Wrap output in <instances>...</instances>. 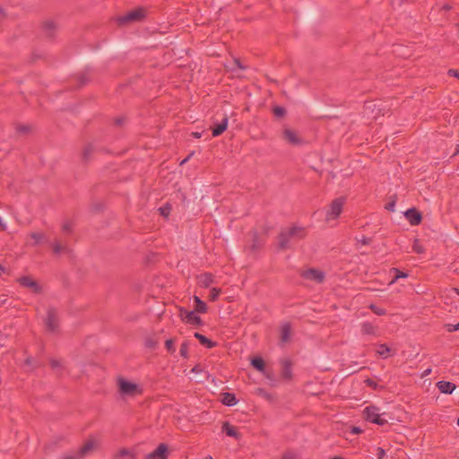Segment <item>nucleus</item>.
Masks as SVG:
<instances>
[{
  "label": "nucleus",
  "mask_w": 459,
  "mask_h": 459,
  "mask_svg": "<svg viewBox=\"0 0 459 459\" xmlns=\"http://www.w3.org/2000/svg\"><path fill=\"white\" fill-rule=\"evenodd\" d=\"M194 336L200 342L202 345L205 346L206 348L212 349L216 346L215 342H212V340L199 333H195Z\"/></svg>",
  "instance_id": "obj_22"
},
{
  "label": "nucleus",
  "mask_w": 459,
  "mask_h": 459,
  "mask_svg": "<svg viewBox=\"0 0 459 459\" xmlns=\"http://www.w3.org/2000/svg\"><path fill=\"white\" fill-rule=\"evenodd\" d=\"M458 152H459V145H457L456 148H455V155L457 154Z\"/></svg>",
  "instance_id": "obj_58"
},
{
  "label": "nucleus",
  "mask_w": 459,
  "mask_h": 459,
  "mask_svg": "<svg viewBox=\"0 0 459 459\" xmlns=\"http://www.w3.org/2000/svg\"><path fill=\"white\" fill-rule=\"evenodd\" d=\"M16 130L19 133L25 134V133H28L30 131V126H29L21 125V126H18L16 127Z\"/></svg>",
  "instance_id": "obj_44"
},
{
  "label": "nucleus",
  "mask_w": 459,
  "mask_h": 459,
  "mask_svg": "<svg viewBox=\"0 0 459 459\" xmlns=\"http://www.w3.org/2000/svg\"><path fill=\"white\" fill-rule=\"evenodd\" d=\"M57 25L53 21H45L42 23V30L48 39H54L57 32Z\"/></svg>",
  "instance_id": "obj_14"
},
{
  "label": "nucleus",
  "mask_w": 459,
  "mask_h": 459,
  "mask_svg": "<svg viewBox=\"0 0 459 459\" xmlns=\"http://www.w3.org/2000/svg\"><path fill=\"white\" fill-rule=\"evenodd\" d=\"M205 459H213L211 455L206 456Z\"/></svg>",
  "instance_id": "obj_64"
},
{
  "label": "nucleus",
  "mask_w": 459,
  "mask_h": 459,
  "mask_svg": "<svg viewBox=\"0 0 459 459\" xmlns=\"http://www.w3.org/2000/svg\"><path fill=\"white\" fill-rule=\"evenodd\" d=\"M364 382L368 386L373 388L374 390H377L378 387V385L371 378H367Z\"/></svg>",
  "instance_id": "obj_40"
},
{
  "label": "nucleus",
  "mask_w": 459,
  "mask_h": 459,
  "mask_svg": "<svg viewBox=\"0 0 459 459\" xmlns=\"http://www.w3.org/2000/svg\"><path fill=\"white\" fill-rule=\"evenodd\" d=\"M369 308L371 309V311H372L374 314H376V315H377V316H384V315H385V313H386V312H385V310L384 308L379 307H377V306H376V305H374V304H371V305L369 306Z\"/></svg>",
  "instance_id": "obj_34"
},
{
  "label": "nucleus",
  "mask_w": 459,
  "mask_h": 459,
  "mask_svg": "<svg viewBox=\"0 0 459 459\" xmlns=\"http://www.w3.org/2000/svg\"><path fill=\"white\" fill-rule=\"evenodd\" d=\"M331 459H343L342 457H340V456H335V457H333Z\"/></svg>",
  "instance_id": "obj_62"
},
{
  "label": "nucleus",
  "mask_w": 459,
  "mask_h": 459,
  "mask_svg": "<svg viewBox=\"0 0 459 459\" xmlns=\"http://www.w3.org/2000/svg\"><path fill=\"white\" fill-rule=\"evenodd\" d=\"M445 327L447 330V332L453 333L455 331L459 330V323L455 324V325L447 324V325H445Z\"/></svg>",
  "instance_id": "obj_39"
},
{
  "label": "nucleus",
  "mask_w": 459,
  "mask_h": 459,
  "mask_svg": "<svg viewBox=\"0 0 459 459\" xmlns=\"http://www.w3.org/2000/svg\"><path fill=\"white\" fill-rule=\"evenodd\" d=\"M25 365L27 366H30L32 364V358L31 357H28L25 361H24Z\"/></svg>",
  "instance_id": "obj_51"
},
{
  "label": "nucleus",
  "mask_w": 459,
  "mask_h": 459,
  "mask_svg": "<svg viewBox=\"0 0 459 459\" xmlns=\"http://www.w3.org/2000/svg\"><path fill=\"white\" fill-rule=\"evenodd\" d=\"M395 199L392 200L391 202L387 203L385 206V208L387 210V211H390V212H394V207H395Z\"/></svg>",
  "instance_id": "obj_42"
},
{
  "label": "nucleus",
  "mask_w": 459,
  "mask_h": 459,
  "mask_svg": "<svg viewBox=\"0 0 459 459\" xmlns=\"http://www.w3.org/2000/svg\"><path fill=\"white\" fill-rule=\"evenodd\" d=\"M251 365L260 372H264L265 369L264 360L261 357H255L252 359Z\"/></svg>",
  "instance_id": "obj_26"
},
{
  "label": "nucleus",
  "mask_w": 459,
  "mask_h": 459,
  "mask_svg": "<svg viewBox=\"0 0 459 459\" xmlns=\"http://www.w3.org/2000/svg\"><path fill=\"white\" fill-rule=\"evenodd\" d=\"M171 210H172V206L169 203H167L166 204H164L163 206L159 208L160 215H162L165 218L169 217Z\"/></svg>",
  "instance_id": "obj_28"
},
{
  "label": "nucleus",
  "mask_w": 459,
  "mask_h": 459,
  "mask_svg": "<svg viewBox=\"0 0 459 459\" xmlns=\"http://www.w3.org/2000/svg\"><path fill=\"white\" fill-rule=\"evenodd\" d=\"M281 459H296V456L292 453H286L282 455Z\"/></svg>",
  "instance_id": "obj_48"
},
{
  "label": "nucleus",
  "mask_w": 459,
  "mask_h": 459,
  "mask_svg": "<svg viewBox=\"0 0 459 459\" xmlns=\"http://www.w3.org/2000/svg\"><path fill=\"white\" fill-rule=\"evenodd\" d=\"M195 301V310L197 313H206L207 312V305L198 296H194Z\"/></svg>",
  "instance_id": "obj_25"
},
{
  "label": "nucleus",
  "mask_w": 459,
  "mask_h": 459,
  "mask_svg": "<svg viewBox=\"0 0 459 459\" xmlns=\"http://www.w3.org/2000/svg\"><path fill=\"white\" fill-rule=\"evenodd\" d=\"M273 112L274 116L278 117H282L286 114V109L283 107L276 106L273 108Z\"/></svg>",
  "instance_id": "obj_33"
},
{
  "label": "nucleus",
  "mask_w": 459,
  "mask_h": 459,
  "mask_svg": "<svg viewBox=\"0 0 459 459\" xmlns=\"http://www.w3.org/2000/svg\"><path fill=\"white\" fill-rule=\"evenodd\" d=\"M81 456H78V452L74 455H65L63 459H81Z\"/></svg>",
  "instance_id": "obj_47"
},
{
  "label": "nucleus",
  "mask_w": 459,
  "mask_h": 459,
  "mask_svg": "<svg viewBox=\"0 0 459 459\" xmlns=\"http://www.w3.org/2000/svg\"><path fill=\"white\" fill-rule=\"evenodd\" d=\"M0 271L4 272V271H5V268H4V266L0 265Z\"/></svg>",
  "instance_id": "obj_61"
},
{
  "label": "nucleus",
  "mask_w": 459,
  "mask_h": 459,
  "mask_svg": "<svg viewBox=\"0 0 459 459\" xmlns=\"http://www.w3.org/2000/svg\"><path fill=\"white\" fill-rule=\"evenodd\" d=\"M50 365L53 368L61 367L60 361L57 359H50Z\"/></svg>",
  "instance_id": "obj_45"
},
{
  "label": "nucleus",
  "mask_w": 459,
  "mask_h": 459,
  "mask_svg": "<svg viewBox=\"0 0 459 459\" xmlns=\"http://www.w3.org/2000/svg\"><path fill=\"white\" fill-rule=\"evenodd\" d=\"M62 230L64 232H67V233H70L73 230V225L71 222L69 221H66L63 224L62 226Z\"/></svg>",
  "instance_id": "obj_41"
},
{
  "label": "nucleus",
  "mask_w": 459,
  "mask_h": 459,
  "mask_svg": "<svg viewBox=\"0 0 459 459\" xmlns=\"http://www.w3.org/2000/svg\"><path fill=\"white\" fill-rule=\"evenodd\" d=\"M195 311H188L187 309L181 307L179 310V316L184 321L189 325H202L203 320L200 316L195 315Z\"/></svg>",
  "instance_id": "obj_7"
},
{
  "label": "nucleus",
  "mask_w": 459,
  "mask_h": 459,
  "mask_svg": "<svg viewBox=\"0 0 459 459\" xmlns=\"http://www.w3.org/2000/svg\"><path fill=\"white\" fill-rule=\"evenodd\" d=\"M291 334V325L290 323H284L281 326V343H286L290 341Z\"/></svg>",
  "instance_id": "obj_19"
},
{
  "label": "nucleus",
  "mask_w": 459,
  "mask_h": 459,
  "mask_svg": "<svg viewBox=\"0 0 459 459\" xmlns=\"http://www.w3.org/2000/svg\"><path fill=\"white\" fill-rule=\"evenodd\" d=\"M145 17V10L142 7L136 8L125 15L119 16L117 20L119 25H125L133 22H139Z\"/></svg>",
  "instance_id": "obj_3"
},
{
  "label": "nucleus",
  "mask_w": 459,
  "mask_h": 459,
  "mask_svg": "<svg viewBox=\"0 0 459 459\" xmlns=\"http://www.w3.org/2000/svg\"><path fill=\"white\" fill-rule=\"evenodd\" d=\"M282 138L291 145H299L302 143V139L299 137L297 133L291 129L285 128L282 132Z\"/></svg>",
  "instance_id": "obj_12"
},
{
  "label": "nucleus",
  "mask_w": 459,
  "mask_h": 459,
  "mask_svg": "<svg viewBox=\"0 0 459 459\" xmlns=\"http://www.w3.org/2000/svg\"><path fill=\"white\" fill-rule=\"evenodd\" d=\"M18 282L21 286L30 289L33 293L39 294L42 290L38 281L30 276H22L19 278Z\"/></svg>",
  "instance_id": "obj_9"
},
{
  "label": "nucleus",
  "mask_w": 459,
  "mask_h": 459,
  "mask_svg": "<svg viewBox=\"0 0 459 459\" xmlns=\"http://www.w3.org/2000/svg\"><path fill=\"white\" fill-rule=\"evenodd\" d=\"M389 352H390V349L386 344H385V343L379 344L378 350H377L378 355H380L384 358H387Z\"/></svg>",
  "instance_id": "obj_30"
},
{
  "label": "nucleus",
  "mask_w": 459,
  "mask_h": 459,
  "mask_svg": "<svg viewBox=\"0 0 459 459\" xmlns=\"http://www.w3.org/2000/svg\"><path fill=\"white\" fill-rule=\"evenodd\" d=\"M95 447V441L92 439H90L85 442V444L79 449L78 456H81L83 458L87 455H89Z\"/></svg>",
  "instance_id": "obj_20"
},
{
  "label": "nucleus",
  "mask_w": 459,
  "mask_h": 459,
  "mask_svg": "<svg viewBox=\"0 0 459 459\" xmlns=\"http://www.w3.org/2000/svg\"><path fill=\"white\" fill-rule=\"evenodd\" d=\"M155 345H156V343L153 341H152V340H148L146 342V346H148L149 348H154Z\"/></svg>",
  "instance_id": "obj_50"
},
{
  "label": "nucleus",
  "mask_w": 459,
  "mask_h": 459,
  "mask_svg": "<svg viewBox=\"0 0 459 459\" xmlns=\"http://www.w3.org/2000/svg\"><path fill=\"white\" fill-rule=\"evenodd\" d=\"M126 455H131L133 458H134V455H133V453L126 448L120 449L117 455V456H118V457H124Z\"/></svg>",
  "instance_id": "obj_38"
},
{
  "label": "nucleus",
  "mask_w": 459,
  "mask_h": 459,
  "mask_svg": "<svg viewBox=\"0 0 459 459\" xmlns=\"http://www.w3.org/2000/svg\"><path fill=\"white\" fill-rule=\"evenodd\" d=\"M30 236L35 240V244H39L44 238V235L39 232H31Z\"/></svg>",
  "instance_id": "obj_36"
},
{
  "label": "nucleus",
  "mask_w": 459,
  "mask_h": 459,
  "mask_svg": "<svg viewBox=\"0 0 459 459\" xmlns=\"http://www.w3.org/2000/svg\"><path fill=\"white\" fill-rule=\"evenodd\" d=\"M192 135L195 137V138H201L202 136V133H199V132H193L192 133Z\"/></svg>",
  "instance_id": "obj_55"
},
{
  "label": "nucleus",
  "mask_w": 459,
  "mask_h": 459,
  "mask_svg": "<svg viewBox=\"0 0 459 459\" xmlns=\"http://www.w3.org/2000/svg\"><path fill=\"white\" fill-rule=\"evenodd\" d=\"M429 372H430V369H427V370L424 372L423 376H427Z\"/></svg>",
  "instance_id": "obj_60"
},
{
  "label": "nucleus",
  "mask_w": 459,
  "mask_h": 459,
  "mask_svg": "<svg viewBox=\"0 0 459 459\" xmlns=\"http://www.w3.org/2000/svg\"><path fill=\"white\" fill-rule=\"evenodd\" d=\"M345 203L344 197H339L334 200L330 204V209L327 212L326 219L332 220L336 219L342 212V208Z\"/></svg>",
  "instance_id": "obj_5"
},
{
  "label": "nucleus",
  "mask_w": 459,
  "mask_h": 459,
  "mask_svg": "<svg viewBox=\"0 0 459 459\" xmlns=\"http://www.w3.org/2000/svg\"><path fill=\"white\" fill-rule=\"evenodd\" d=\"M412 250L416 254H423L425 252L424 247L420 244L418 238H415L412 245Z\"/></svg>",
  "instance_id": "obj_29"
},
{
  "label": "nucleus",
  "mask_w": 459,
  "mask_h": 459,
  "mask_svg": "<svg viewBox=\"0 0 459 459\" xmlns=\"http://www.w3.org/2000/svg\"><path fill=\"white\" fill-rule=\"evenodd\" d=\"M52 250L55 255H59L61 252H65L67 247L60 244L59 241L55 240L52 244Z\"/></svg>",
  "instance_id": "obj_27"
},
{
  "label": "nucleus",
  "mask_w": 459,
  "mask_h": 459,
  "mask_svg": "<svg viewBox=\"0 0 459 459\" xmlns=\"http://www.w3.org/2000/svg\"><path fill=\"white\" fill-rule=\"evenodd\" d=\"M360 432H361V430L359 427H353L351 429V433H354V434H359Z\"/></svg>",
  "instance_id": "obj_52"
},
{
  "label": "nucleus",
  "mask_w": 459,
  "mask_h": 459,
  "mask_svg": "<svg viewBox=\"0 0 459 459\" xmlns=\"http://www.w3.org/2000/svg\"><path fill=\"white\" fill-rule=\"evenodd\" d=\"M222 432H224L229 437H235L236 439H239L241 437L237 429L228 421L222 424Z\"/></svg>",
  "instance_id": "obj_18"
},
{
  "label": "nucleus",
  "mask_w": 459,
  "mask_h": 459,
  "mask_svg": "<svg viewBox=\"0 0 459 459\" xmlns=\"http://www.w3.org/2000/svg\"><path fill=\"white\" fill-rule=\"evenodd\" d=\"M228 127V116L225 115L221 123L212 127V136L217 137L226 131Z\"/></svg>",
  "instance_id": "obj_15"
},
{
  "label": "nucleus",
  "mask_w": 459,
  "mask_h": 459,
  "mask_svg": "<svg viewBox=\"0 0 459 459\" xmlns=\"http://www.w3.org/2000/svg\"><path fill=\"white\" fill-rule=\"evenodd\" d=\"M235 64L239 69H245V67L241 65L240 61L238 59H235Z\"/></svg>",
  "instance_id": "obj_53"
},
{
  "label": "nucleus",
  "mask_w": 459,
  "mask_h": 459,
  "mask_svg": "<svg viewBox=\"0 0 459 459\" xmlns=\"http://www.w3.org/2000/svg\"><path fill=\"white\" fill-rule=\"evenodd\" d=\"M187 160H188V158L186 157V159H184V160L181 161V164L186 163Z\"/></svg>",
  "instance_id": "obj_59"
},
{
  "label": "nucleus",
  "mask_w": 459,
  "mask_h": 459,
  "mask_svg": "<svg viewBox=\"0 0 459 459\" xmlns=\"http://www.w3.org/2000/svg\"><path fill=\"white\" fill-rule=\"evenodd\" d=\"M281 377L287 381L292 379V362L290 359H281Z\"/></svg>",
  "instance_id": "obj_11"
},
{
  "label": "nucleus",
  "mask_w": 459,
  "mask_h": 459,
  "mask_svg": "<svg viewBox=\"0 0 459 459\" xmlns=\"http://www.w3.org/2000/svg\"><path fill=\"white\" fill-rule=\"evenodd\" d=\"M117 385L119 393L122 395L134 397L143 394V388L140 385L131 383L123 377L117 378Z\"/></svg>",
  "instance_id": "obj_2"
},
{
  "label": "nucleus",
  "mask_w": 459,
  "mask_h": 459,
  "mask_svg": "<svg viewBox=\"0 0 459 459\" xmlns=\"http://www.w3.org/2000/svg\"><path fill=\"white\" fill-rule=\"evenodd\" d=\"M46 326L48 331L55 332L58 328L57 311L54 307H49L47 311Z\"/></svg>",
  "instance_id": "obj_8"
},
{
  "label": "nucleus",
  "mask_w": 459,
  "mask_h": 459,
  "mask_svg": "<svg viewBox=\"0 0 459 459\" xmlns=\"http://www.w3.org/2000/svg\"><path fill=\"white\" fill-rule=\"evenodd\" d=\"M443 8H444V9H446V10L450 9V7H449L448 5H444V7H443Z\"/></svg>",
  "instance_id": "obj_63"
},
{
  "label": "nucleus",
  "mask_w": 459,
  "mask_h": 459,
  "mask_svg": "<svg viewBox=\"0 0 459 459\" xmlns=\"http://www.w3.org/2000/svg\"><path fill=\"white\" fill-rule=\"evenodd\" d=\"M452 290H453L454 292H455V293L459 296V289H457V288H453V289H452Z\"/></svg>",
  "instance_id": "obj_57"
},
{
  "label": "nucleus",
  "mask_w": 459,
  "mask_h": 459,
  "mask_svg": "<svg viewBox=\"0 0 459 459\" xmlns=\"http://www.w3.org/2000/svg\"><path fill=\"white\" fill-rule=\"evenodd\" d=\"M123 121H124V119H123L122 117H120V118H117V119H116V124H117V125H122Z\"/></svg>",
  "instance_id": "obj_56"
},
{
  "label": "nucleus",
  "mask_w": 459,
  "mask_h": 459,
  "mask_svg": "<svg viewBox=\"0 0 459 459\" xmlns=\"http://www.w3.org/2000/svg\"><path fill=\"white\" fill-rule=\"evenodd\" d=\"M359 241L361 242L362 245H369L372 239L370 238L363 236Z\"/></svg>",
  "instance_id": "obj_46"
},
{
  "label": "nucleus",
  "mask_w": 459,
  "mask_h": 459,
  "mask_svg": "<svg viewBox=\"0 0 459 459\" xmlns=\"http://www.w3.org/2000/svg\"><path fill=\"white\" fill-rule=\"evenodd\" d=\"M221 403L224 404V405H227V406H233L235 404H237V398L235 396L234 394H231V393H222L221 394Z\"/></svg>",
  "instance_id": "obj_23"
},
{
  "label": "nucleus",
  "mask_w": 459,
  "mask_h": 459,
  "mask_svg": "<svg viewBox=\"0 0 459 459\" xmlns=\"http://www.w3.org/2000/svg\"><path fill=\"white\" fill-rule=\"evenodd\" d=\"M376 455L377 459H384L385 456V451L382 447H377Z\"/></svg>",
  "instance_id": "obj_43"
},
{
  "label": "nucleus",
  "mask_w": 459,
  "mask_h": 459,
  "mask_svg": "<svg viewBox=\"0 0 459 459\" xmlns=\"http://www.w3.org/2000/svg\"><path fill=\"white\" fill-rule=\"evenodd\" d=\"M307 235V229L302 226L293 225L291 227L282 229L277 237L278 249L281 251L290 249L294 244L304 239Z\"/></svg>",
  "instance_id": "obj_1"
},
{
  "label": "nucleus",
  "mask_w": 459,
  "mask_h": 459,
  "mask_svg": "<svg viewBox=\"0 0 459 459\" xmlns=\"http://www.w3.org/2000/svg\"><path fill=\"white\" fill-rule=\"evenodd\" d=\"M377 327L369 322L361 324V333L365 335H377Z\"/></svg>",
  "instance_id": "obj_24"
},
{
  "label": "nucleus",
  "mask_w": 459,
  "mask_h": 459,
  "mask_svg": "<svg viewBox=\"0 0 459 459\" xmlns=\"http://www.w3.org/2000/svg\"><path fill=\"white\" fill-rule=\"evenodd\" d=\"M169 455L168 446L160 444L157 448L145 455V459H167Z\"/></svg>",
  "instance_id": "obj_10"
},
{
  "label": "nucleus",
  "mask_w": 459,
  "mask_h": 459,
  "mask_svg": "<svg viewBox=\"0 0 459 459\" xmlns=\"http://www.w3.org/2000/svg\"><path fill=\"white\" fill-rule=\"evenodd\" d=\"M202 369L200 368V366H195L193 368H192V372H195V373H199Z\"/></svg>",
  "instance_id": "obj_54"
},
{
  "label": "nucleus",
  "mask_w": 459,
  "mask_h": 459,
  "mask_svg": "<svg viewBox=\"0 0 459 459\" xmlns=\"http://www.w3.org/2000/svg\"><path fill=\"white\" fill-rule=\"evenodd\" d=\"M300 276L306 280L322 283L325 281V273L316 268H310L301 272Z\"/></svg>",
  "instance_id": "obj_6"
},
{
  "label": "nucleus",
  "mask_w": 459,
  "mask_h": 459,
  "mask_svg": "<svg viewBox=\"0 0 459 459\" xmlns=\"http://www.w3.org/2000/svg\"><path fill=\"white\" fill-rule=\"evenodd\" d=\"M213 281V275L210 273H203L198 277V283L203 288H208Z\"/></svg>",
  "instance_id": "obj_21"
},
{
  "label": "nucleus",
  "mask_w": 459,
  "mask_h": 459,
  "mask_svg": "<svg viewBox=\"0 0 459 459\" xmlns=\"http://www.w3.org/2000/svg\"><path fill=\"white\" fill-rule=\"evenodd\" d=\"M404 215L412 226L419 225L422 221V215L416 208L408 209Z\"/></svg>",
  "instance_id": "obj_13"
},
{
  "label": "nucleus",
  "mask_w": 459,
  "mask_h": 459,
  "mask_svg": "<svg viewBox=\"0 0 459 459\" xmlns=\"http://www.w3.org/2000/svg\"><path fill=\"white\" fill-rule=\"evenodd\" d=\"M179 352H180V355L183 358H185V359L188 358V342H184L181 344L180 349H179Z\"/></svg>",
  "instance_id": "obj_32"
},
{
  "label": "nucleus",
  "mask_w": 459,
  "mask_h": 459,
  "mask_svg": "<svg viewBox=\"0 0 459 459\" xmlns=\"http://www.w3.org/2000/svg\"><path fill=\"white\" fill-rule=\"evenodd\" d=\"M448 74L452 75V76H455V77H457L459 79V72L457 70L450 69L448 71Z\"/></svg>",
  "instance_id": "obj_49"
},
{
  "label": "nucleus",
  "mask_w": 459,
  "mask_h": 459,
  "mask_svg": "<svg viewBox=\"0 0 459 459\" xmlns=\"http://www.w3.org/2000/svg\"><path fill=\"white\" fill-rule=\"evenodd\" d=\"M379 409L376 406H368L365 408V419L372 423L384 426L387 423L385 419L381 417V414L378 412Z\"/></svg>",
  "instance_id": "obj_4"
},
{
  "label": "nucleus",
  "mask_w": 459,
  "mask_h": 459,
  "mask_svg": "<svg viewBox=\"0 0 459 459\" xmlns=\"http://www.w3.org/2000/svg\"><path fill=\"white\" fill-rule=\"evenodd\" d=\"M221 292V289L212 288L210 291L209 299L211 301H215L218 299Z\"/></svg>",
  "instance_id": "obj_35"
},
{
  "label": "nucleus",
  "mask_w": 459,
  "mask_h": 459,
  "mask_svg": "<svg viewBox=\"0 0 459 459\" xmlns=\"http://www.w3.org/2000/svg\"><path fill=\"white\" fill-rule=\"evenodd\" d=\"M165 347L169 352H171V353L175 352L176 349L174 346V340L173 339L167 340L165 342Z\"/></svg>",
  "instance_id": "obj_37"
},
{
  "label": "nucleus",
  "mask_w": 459,
  "mask_h": 459,
  "mask_svg": "<svg viewBox=\"0 0 459 459\" xmlns=\"http://www.w3.org/2000/svg\"><path fill=\"white\" fill-rule=\"evenodd\" d=\"M392 272L394 273V279L392 280L391 283L395 282L399 278H406L408 274L406 273L401 272L397 268H392Z\"/></svg>",
  "instance_id": "obj_31"
},
{
  "label": "nucleus",
  "mask_w": 459,
  "mask_h": 459,
  "mask_svg": "<svg viewBox=\"0 0 459 459\" xmlns=\"http://www.w3.org/2000/svg\"><path fill=\"white\" fill-rule=\"evenodd\" d=\"M97 152L96 147L92 143L86 144L82 152V160L84 163L90 161L94 152Z\"/></svg>",
  "instance_id": "obj_17"
},
{
  "label": "nucleus",
  "mask_w": 459,
  "mask_h": 459,
  "mask_svg": "<svg viewBox=\"0 0 459 459\" xmlns=\"http://www.w3.org/2000/svg\"><path fill=\"white\" fill-rule=\"evenodd\" d=\"M438 390L442 394H450L455 389L456 385L449 381L441 380L437 383Z\"/></svg>",
  "instance_id": "obj_16"
}]
</instances>
